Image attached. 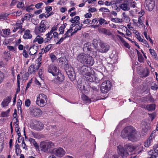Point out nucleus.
<instances>
[{"mask_svg":"<svg viewBox=\"0 0 158 158\" xmlns=\"http://www.w3.org/2000/svg\"><path fill=\"white\" fill-rule=\"evenodd\" d=\"M67 73L68 77L71 81L74 80L75 77V74L73 69H72V70L71 69L68 70V71H67Z\"/></svg>","mask_w":158,"mask_h":158,"instance_id":"obj_23","label":"nucleus"},{"mask_svg":"<svg viewBox=\"0 0 158 158\" xmlns=\"http://www.w3.org/2000/svg\"><path fill=\"white\" fill-rule=\"evenodd\" d=\"M11 97H8L3 99L1 103V106L3 107H5L8 106L9 103L11 101Z\"/></svg>","mask_w":158,"mask_h":158,"instance_id":"obj_21","label":"nucleus"},{"mask_svg":"<svg viewBox=\"0 0 158 158\" xmlns=\"http://www.w3.org/2000/svg\"><path fill=\"white\" fill-rule=\"evenodd\" d=\"M137 71L138 73L140 75L141 77H147L148 74V69L145 70L140 66L137 67Z\"/></svg>","mask_w":158,"mask_h":158,"instance_id":"obj_14","label":"nucleus"},{"mask_svg":"<svg viewBox=\"0 0 158 158\" xmlns=\"http://www.w3.org/2000/svg\"><path fill=\"white\" fill-rule=\"evenodd\" d=\"M99 11L104 12H107L110 11L109 10L105 7H102L99 9Z\"/></svg>","mask_w":158,"mask_h":158,"instance_id":"obj_62","label":"nucleus"},{"mask_svg":"<svg viewBox=\"0 0 158 158\" xmlns=\"http://www.w3.org/2000/svg\"><path fill=\"white\" fill-rule=\"evenodd\" d=\"M4 58L6 61L10 59V55L9 53L5 52L4 53Z\"/></svg>","mask_w":158,"mask_h":158,"instance_id":"obj_53","label":"nucleus"},{"mask_svg":"<svg viewBox=\"0 0 158 158\" xmlns=\"http://www.w3.org/2000/svg\"><path fill=\"white\" fill-rule=\"evenodd\" d=\"M13 120L14 122L19 121V120L17 118V115L16 111H15L13 114Z\"/></svg>","mask_w":158,"mask_h":158,"instance_id":"obj_56","label":"nucleus"},{"mask_svg":"<svg viewBox=\"0 0 158 158\" xmlns=\"http://www.w3.org/2000/svg\"><path fill=\"white\" fill-rule=\"evenodd\" d=\"M52 44H49L44 49V51L45 52H48L52 47Z\"/></svg>","mask_w":158,"mask_h":158,"instance_id":"obj_55","label":"nucleus"},{"mask_svg":"<svg viewBox=\"0 0 158 158\" xmlns=\"http://www.w3.org/2000/svg\"><path fill=\"white\" fill-rule=\"evenodd\" d=\"M101 43L99 40H98L96 39H94L93 41V44L94 47L95 49H98V45H99V43Z\"/></svg>","mask_w":158,"mask_h":158,"instance_id":"obj_41","label":"nucleus"},{"mask_svg":"<svg viewBox=\"0 0 158 158\" xmlns=\"http://www.w3.org/2000/svg\"><path fill=\"white\" fill-rule=\"evenodd\" d=\"M156 105L154 103L149 105V112L155 111Z\"/></svg>","mask_w":158,"mask_h":158,"instance_id":"obj_43","label":"nucleus"},{"mask_svg":"<svg viewBox=\"0 0 158 158\" xmlns=\"http://www.w3.org/2000/svg\"><path fill=\"white\" fill-rule=\"evenodd\" d=\"M76 26L75 28L78 31L81 30L83 26V24L82 23L80 24V23H78L76 24Z\"/></svg>","mask_w":158,"mask_h":158,"instance_id":"obj_57","label":"nucleus"},{"mask_svg":"<svg viewBox=\"0 0 158 158\" xmlns=\"http://www.w3.org/2000/svg\"><path fill=\"white\" fill-rule=\"evenodd\" d=\"M39 68L37 65H31L29 68L28 72L30 74L34 73Z\"/></svg>","mask_w":158,"mask_h":158,"instance_id":"obj_24","label":"nucleus"},{"mask_svg":"<svg viewBox=\"0 0 158 158\" xmlns=\"http://www.w3.org/2000/svg\"><path fill=\"white\" fill-rule=\"evenodd\" d=\"M117 152L122 158L127 157L129 155L127 150H125L123 147L120 145L117 147Z\"/></svg>","mask_w":158,"mask_h":158,"instance_id":"obj_10","label":"nucleus"},{"mask_svg":"<svg viewBox=\"0 0 158 158\" xmlns=\"http://www.w3.org/2000/svg\"><path fill=\"white\" fill-rule=\"evenodd\" d=\"M55 147V144L53 142L48 140L42 141L40 144L41 150L46 153H52Z\"/></svg>","mask_w":158,"mask_h":158,"instance_id":"obj_4","label":"nucleus"},{"mask_svg":"<svg viewBox=\"0 0 158 158\" xmlns=\"http://www.w3.org/2000/svg\"><path fill=\"white\" fill-rule=\"evenodd\" d=\"M155 0H149V11H152L155 6Z\"/></svg>","mask_w":158,"mask_h":158,"instance_id":"obj_30","label":"nucleus"},{"mask_svg":"<svg viewBox=\"0 0 158 158\" xmlns=\"http://www.w3.org/2000/svg\"><path fill=\"white\" fill-rule=\"evenodd\" d=\"M119 7L124 11H128L130 9V6H129V2L127 0L125 1L123 3L121 4Z\"/></svg>","mask_w":158,"mask_h":158,"instance_id":"obj_17","label":"nucleus"},{"mask_svg":"<svg viewBox=\"0 0 158 158\" xmlns=\"http://www.w3.org/2000/svg\"><path fill=\"white\" fill-rule=\"evenodd\" d=\"M81 98L82 100L84 101L86 103H89L91 102V100L84 94L82 95L81 96Z\"/></svg>","mask_w":158,"mask_h":158,"instance_id":"obj_34","label":"nucleus"},{"mask_svg":"<svg viewBox=\"0 0 158 158\" xmlns=\"http://www.w3.org/2000/svg\"><path fill=\"white\" fill-rule=\"evenodd\" d=\"M72 31L73 29H69L67 30V31L64 34V36H65L67 38L72 36V35H71V33L72 32Z\"/></svg>","mask_w":158,"mask_h":158,"instance_id":"obj_48","label":"nucleus"},{"mask_svg":"<svg viewBox=\"0 0 158 158\" xmlns=\"http://www.w3.org/2000/svg\"><path fill=\"white\" fill-rule=\"evenodd\" d=\"M10 109H8L6 111H2L0 114V116L2 117H6L9 116Z\"/></svg>","mask_w":158,"mask_h":158,"instance_id":"obj_40","label":"nucleus"},{"mask_svg":"<svg viewBox=\"0 0 158 158\" xmlns=\"http://www.w3.org/2000/svg\"><path fill=\"white\" fill-rule=\"evenodd\" d=\"M49 27L48 22L45 20H42L38 27H35L34 32L36 35L40 34L45 32Z\"/></svg>","mask_w":158,"mask_h":158,"instance_id":"obj_5","label":"nucleus"},{"mask_svg":"<svg viewBox=\"0 0 158 158\" xmlns=\"http://www.w3.org/2000/svg\"><path fill=\"white\" fill-rule=\"evenodd\" d=\"M156 113L155 111L152 113L149 112V121H152L155 118L156 116Z\"/></svg>","mask_w":158,"mask_h":158,"instance_id":"obj_28","label":"nucleus"},{"mask_svg":"<svg viewBox=\"0 0 158 158\" xmlns=\"http://www.w3.org/2000/svg\"><path fill=\"white\" fill-rule=\"evenodd\" d=\"M32 35L30 33V31L29 30H26L23 35V38L25 39H28L31 38Z\"/></svg>","mask_w":158,"mask_h":158,"instance_id":"obj_27","label":"nucleus"},{"mask_svg":"<svg viewBox=\"0 0 158 158\" xmlns=\"http://www.w3.org/2000/svg\"><path fill=\"white\" fill-rule=\"evenodd\" d=\"M32 135L33 137L36 139H40L44 136L43 135L37 133H32Z\"/></svg>","mask_w":158,"mask_h":158,"instance_id":"obj_42","label":"nucleus"},{"mask_svg":"<svg viewBox=\"0 0 158 158\" xmlns=\"http://www.w3.org/2000/svg\"><path fill=\"white\" fill-rule=\"evenodd\" d=\"M42 53H40L39 54H40V56L36 60V63L37 64V66H39V67L41 64V63L40 62L42 59V56L41 54Z\"/></svg>","mask_w":158,"mask_h":158,"instance_id":"obj_46","label":"nucleus"},{"mask_svg":"<svg viewBox=\"0 0 158 158\" xmlns=\"http://www.w3.org/2000/svg\"><path fill=\"white\" fill-rule=\"evenodd\" d=\"M19 21H17L15 26L18 29H21L22 27L21 24L23 23V20L22 19V21H20V23H19Z\"/></svg>","mask_w":158,"mask_h":158,"instance_id":"obj_50","label":"nucleus"},{"mask_svg":"<svg viewBox=\"0 0 158 158\" xmlns=\"http://www.w3.org/2000/svg\"><path fill=\"white\" fill-rule=\"evenodd\" d=\"M44 127V125L42 123L36 121L33 126V128L36 131H40L43 129Z\"/></svg>","mask_w":158,"mask_h":158,"instance_id":"obj_16","label":"nucleus"},{"mask_svg":"<svg viewBox=\"0 0 158 158\" xmlns=\"http://www.w3.org/2000/svg\"><path fill=\"white\" fill-rule=\"evenodd\" d=\"M77 59L79 62L90 66H92L94 63V60L92 57L84 53L79 54L77 57Z\"/></svg>","mask_w":158,"mask_h":158,"instance_id":"obj_3","label":"nucleus"},{"mask_svg":"<svg viewBox=\"0 0 158 158\" xmlns=\"http://www.w3.org/2000/svg\"><path fill=\"white\" fill-rule=\"evenodd\" d=\"M79 73L85 77L86 80L90 82L94 81L96 77L94 75V71L90 68L85 65L80 66L78 69Z\"/></svg>","mask_w":158,"mask_h":158,"instance_id":"obj_2","label":"nucleus"},{"mask_svg":"<svg viewBox=\"0 0 158 158\" xmlns=\"http://www.w3.org/2000/svg\"><path fill=\"white\" fill-rule=\"evenodd\" d=\"M124 148L127 152L129 151L130 152H132L135 148L134 146L130 144L126 145L124 146Z\"/></svg>","mask_w":158,"mask_h":158,"instance_id":"obj_29","label":"nucleus"},{"mask_svg":"<svg viewBox=\"0 0 158 158\" xmlns=\"http://www.w3.org/2000/svg\"><path fill=\"white\" fill-rule=\"evenodd\" d=\"M52 153L58 158H61L65 154L66 152L63 148L61 147H58L53 149Z\"/></svg>","mask_w":158,"mask_h":158,"instance_id":"obj_8","label":"nucleus"},{"mask_svg":"<svg viewBox=\"0 0 158 158\" xmlns=\"http://www.w3.org/2000/svg\"><path fill=\"white\" fill-rule=\"evenodd\" d=\"M36 104L38 106L43 107L46 104L47 101V97L44 94H41L37 96Z\"/></svg>","mask_w":158,"mask_h":158,"instance_id":"obj_7","label":"nucleus"},{"mask_svg":"<svg viewBox=\"0 0 158 158\" xmlns=\"http://www.w3.org/2000/svg\"><path fill=\"white\" fill-rule=\"evenodd\" d=\"M80 20V17L79 16H75L74 18H71L70 20V21L72 23H75L77 24L79 23V20Z\"/></svg>","mask_w":158,"mask_h":158,"instance_id":"obj_32","label":"nucleus"},{"mask_svg":"<svg viewBox=\"0 0 158 158\" xmlns=\"http://www.w3.org/2000/svg\"><path fill=\"white\" fill-rule=\"evenodd\" d=\"M56 77L53 80V82L56 84H59L61 83L64 80V77L60 71L57 73Z\"/></svg>","mask_w":158,"mask_h":158,"instance_id":"obj_12","label":"nucleus"},{"mask_svg":"<svg viewBox=\"0 0 158 158\" xmlns=\"http://www.w3.org/2000/svg\"><path fill=\"white\" fill-rule=\"evenodd\" d=\"M150 86L151 89L153 91H156L158 89V85L155 82H152Z\"/></svg>","mask_w":158,"mask_h":158,"instance_id":"obj_33","label":"nucleus"},{"mask_svg":"<svg viewBox=\"0 0 158 158\" xmlns=\"http://www.w3.org/2000/svg\"><path fill=\"white\" fill-rule=\"evenodd\" d=\"M36 42H37L39 44H42L44 42V39L43 38L38 35L33 40V43H35Z\"/></svg>","mask_w":158,"mask_h":158,"instance_id":"obj_26","label":"nucleus"},{"mask_svg":"<svg viewBox=\"0 0 158 158\" xmlns=\"http://www.w3.org/2000/svg\"><path fill=\"white\" fill-rule=\"evenodd\" d=\"M38 46L35 45L29 48V54L31 55H35L37 52Z\"/></svg>","mask_w":158,"mask_h":158,"instance_id":"obj_22","label":"nucleus"},{"mask_svg":"<svg viewBox=\"0 0 158 158\" xmlns=\"http://www.w3.org/2000/svg\"><path fill=\"white\" fill-rule=\"evenodd\" d=\"M100 48L98 49L99 51L102 53L106 52L109 49L110 46L105 43H99Z\"/></svg>","mask_w":158,"mask_h":158,"instance_id":"obj_15","label":"nucleus"},{"mask_svg":"<svg viewBox=\"0 0 158 158\" xmlns=\"http://www.w3.org/2000/svg\"><path fill=\"white\" fill-rule=\"evenodd\" d=\"M48 72L52 73L53 76H56L60 71L56 66L52 64L48 66Z\"/></svg>","mask_w":158,"mask_h":158,"instance_id":"obj_13","label":"nucleus"},{"mask_svg":"<svg viewBox=\"0 0 158 158\" xmlns=\"http://www.w3.org/2000/svg\"><path fill=\"white\" fill-rule=\"evenodd\" d=\"M143 18H138V22L139 25V27L141 28V27H143L144 26V22L143 21Z\"/></svg>","mask_w":158,"mask_h":158,"instance_id":"obj_44","label":"nucleus"},{"mask_svg":"<svg viewBox=\"0 0 158 158\" xmlns=\"http://www.w3.org/2000/svg\"><path fill=\"white\" fill-rule=\"evenodd\" d=\"M154 133H153L152 132V133H151L149 137V144L151 143L152 142V140L154 138Z\"/></svg>","mask_w":158,"mask_h":158,"instance_id":"obj_60","label":"nucleus"},{"mask_svg":"<svg viewBox=\"0 0 158 158\" xmlns=\"http://www.w3.org/2000/svg\"><path fill=\"white\" fill-rule=\"evenodd\" d=\"M117 36L119 39V40L123 43L124 46L127 48H129L130 46L129 44L126 42L123 38H122L120 36L118 35Z\"/></svg>","mask_w":158,"mask_h":158,"instance_id":"obj_37","label":"nucleus"},{"mask_svg":"<svg viewBox=\"0 0 158 158\" xmlns=\"http://www.w3.org/2000/svg\"><path fill=\"white\" fill-rule=\"evenodd\" d=\"M67 38L65 36H64V37H62L60 38V39L57 42H56V44H60L64 40Z\"/></svg>","mask_w":158,"mask_h":158,"instance_id":"obj_63","label":"nucleus"},{"mask_svg":"<svg viewBox=\"0 0 158 158\" xmlns=\"http://www.w3.org/2000/svg\"><path fill=\"white\" fill-rule=\"evenodd\" d=\"M145 12L143 10H141L139 12L138 14V18H142V16H143Z\"/></svg>","mask_w":158,"mask_h":158,"instance_id":"obj_61","label":"nucleus"},{"mask_svg":"<svg viewBox=\"0 0 158 158\" xmlns=\"http://www.w3.org/2000/svg\"><path fill=\"white\" fill-rule=\"evenodd\" d=\"M111 86V83L109 81H105L101 85V90L103 93L108 92L110 89Z\"/></svg>","mask_w":158,"mask_h":158,"instance_id":"obj_9","label":"nucleus"},{"mask_svg":"<svg viewBox=\"0 0 158 158\" xmlns=\"http://www.w3.org/2000/svg\"><path fill=\"white\" fill-rule=\"evenodd\" d=\"M111 21L113 22L117 23H122L123 22V20L122 19L117 18H111L110 19Z\"/></svg>","mask_w":158,"mask_h":158,"instance_id":"obj_45","label":"nucleus"},{"mask_svg":"<svg viewBox=\"0 0 158 158\" xmlns=\"http://www.w3.org/2000/svg\"><path fill=\"white\" fill-rule=\"evenodd\" d=\"M22 14V11L21 10H19L18 11L14 12L11 14L12 16H20Z\"/></svg>","mask_w":158,"mask_h":158,"instance_id":"obj_49","label":"nucleus"},{"mask_svg":"<svg viewBox=\"0 0 158 158\" xmlns=\"http://www.w3.org/2000/svg\"><path fill=\"white\" fill-rule=\"evenodd\" d=\"M29 141L34 145L35 148L38 149L39 148V145L35 141V139L30 138L29 139Z\"/></svg>","mask_w":158,"mask_h":158,"instance_id":"obj_36","label":"nucleus"},{"mask_svg":"<svg viewBox=\"0 0 158 158\" xmlns=\"http://www.w3.org/2000/svg\"><path fill=\"white\" fill-rule=\"evenodd\" d=\"M77 86L81 91H88L90 90V86L88 84V82L83 78H80L77 81Z\"/></svg>","mask_w":158,"mask_h":158,"instance_id":"obj_6","label":"nucleus"},{"mask_svg":"<svg viewBox=\"0 0 158 158\" xmlns=\"http://www.w3.org/2000/svg\"><path fill=\"white\" fill-rule=\"evenodd\" d=\"M15 152L17 155H18L20 154L21 151L19 145L17 143L15 146Z\"/></svg>","mask_w":158,"mask_h":158,"instance_id":"obj_47","label":"nucleus"},{"mask_svg":"<svg viewBox=\"0 0 158 158\" xmlns=\"http://www.w3.org/2000/svg\"><path fill=\"white\" fill-rule=\"evenodd\" d=\"M150 53L152 55V56L154 57V58L155 59H156V56H157V55L154 51V50L152 49H149Z\"/></svg>","mask_w":158,"mask_h":158,"instance_id":"obj_52","label":"nucleus"},{"mask_svg":"<svg viewBox=\"0 0 158 158\" xmlns=\"http://www.w3.org/2000/svg\"><path fill=\"white\" fill-rule=\"evenodd\" d=\"M99 23L100 25H102L103 23L108 24V23L104 19L101 18L99 20Z\"/></svg>","mask_w":158,"mask_h":158,"instance_id":"obj_58","label":"nucleus"},{"mask_svg":"<svg viewBox=\"0 0 158 158\" xmlns=\"http://www.w3.org/2000/svg\"><path fill=\"white\" fill-rule=\"evenodd\" d=\"M144 29L143 35L146 38L147 40L148 39L147 33H148V29L147 27L144 25V26L143 27Z\"/></svg>","mask_w":158,"mask_h":158,"instance_id":"obj_54","label":"nucleus"},{"mask_svg":"<svg viewBox=\"0 0 158 158\" xmlns=\"http://www.w3.org/2000/svg\"><path fill=\"white\" fill-rule=\"evenodd\" d=\"M31 104V101L29 99H26L25 102V105L26 106L29 107Z\"/></svg>","mask_w":158,"mask_h":158,"instance_id":"obj_64","label":"nucleus"},{"mask_svg":"<svg viewBox=\"0 0 158 158\" xmlns=\"http://www.w3.org/2000/svg\"><path fill=\"white\" fill-rule=\"evenodd\" d=\"M129 2V6L133 8L135 7V1L132 0H127Z\"/></svg>","mask_w":158,"mask_h":158,"instance_id":"obj_51","label":"nucleus"},{"mask_svg":"<svg viewBox=\"0 0 158 158\" xmlns=\"http://www.w3.org/2000/svg\"><path fill=\"white\" fill-rule=\"evenodd\" d=\"M153 147L154 150L149 151V158H156L158 155V145H155Z\"/></svg>","mask_w":158,"mask_h":158,"instance_id":"obj_11","label":"nucleus"},{"mask_svg":"<svg viewBox=\"0 0 158 158\" xmlns=\"http://www.w3.org/2000/svg\"><path fill=\"white\" fill-rule=\"evenodd\" d=\"M9 15L8 14L6 13L5 14L0 15V19H6Z\"/></svg>","mask_w":158,"mask_h":158,"instance_id":"obj_59","label":"nucleus"},{"mask_svg":"<svg viewBox=\"0 0 158 158\" xmlns=\"http://www.w3.org/2000/svg\"><path fill=\"white\" fill-rule=\"evenodd\" d=\"M46 38L44 39V42L45 43H50L53 38L52 33L49 32L45 35Z\"/></svg>","mask_w":158,"mask_h":158,"instance_id":"obj_19","label":"nucleus"},{"mask_svg":"<svg viewBox=\"0 0 158 158\" xmlns=\"http://www.w3.org/2000/svg\"><path fill=\"white\" fill-rule=\"evenodd\" d=\"M31 112L35 116H39L42 114V111L41 110L35 107H33L31 108Z\"/></svg>","mask_w":158,"mask_h":158,"instance_id":"obj_18","label":"nucleus"},{"mask_svg":"<svg viewBox=\"0 0 158 158\" xmlns=\"http://www.w3.org/2000/svg\"><path fill=\"white\" fill-rule=\"evenodd\" d=\"M67 25L66 23L62 24L59 28V31H60L59 34H62L64 33V29Z\"/></svg>","mask_w":158,"mask_h":158,"instance_id":"obj_39","label":"nucleus"},{"mask_svg":"<svg viewBox=\"0 0 158 158\" xmlns=\"http://www.w3.org/2000/svg\"><path fill=\"white\" fill-rule=\"evenodd\" d=\"M91 45V43L89 42H87L84 45L83 51L85 52L91 51L92 49L90 47Z\"/></svg>","mask_w":158,"mask_h":158,"instance_id":"obj_25","label":"nucleus"},{"mask_svg":"<svg viewBox=\"0 0 158 158\" xmlns=\"http://www.w3.org/2000/svg\"><path fill=\"white\" fill-rule=\"evenodd\" d=\"M1 31H2L3 34L6 35H9L10 34V30L8 29H2L1 27H0V34H1Z\"/></svg>","mask_w":158,"mask_h":158,"instance_id":"obj_38","label":"nucleus"},{"mask_svg":"<svg viewBox=\"0 0 158 158\" xmlns=\"http://www.w3.org/2000/svg\"><path fill=\"white\" fill-rule=\"evenodd\" d=\"M148 122L147 120H144L141 123V126L142 128V131L145 133L147 132L148 130Z\"/></svg>","mask_w":158,"mask_h":158,"instance_id":"obj_20","label":"nucleus"},{"mask_svg":"<svg viewBox=\"0 0 158 158\" xmlns=\"http://www.w3.org/2000/svg\"><path fill=\"white\" fill-rule=\"evenodd\" d=\"M121 137L133 142L138 141L140 137L139 132L136 131L135 128L130 126L125 127L121 132Z\"/></svg>","mask_w":158,"mask_h":158,"instance_id":"obj_1","label":"nucleus"},{"mask_svg":"<svg viewBox=\"0 0 158 158\" xmlns=\"http://www.w3.org/2000/svg\"><path fill=\"white\" fill-rule=\"evenodd\" d=\"M33 16V15L31 13H27L26 14L23 18L22 19L24 20H29Z\"/></svg>","mask_w":158,"mask_h":158,"instance_id":"obj_35","label":"nucleus"},{"mask_svg":"<svg viewBox=\"0 0 158 158\" xmlns=\"http://www.w3.org/2000/svg\"><path fill=\"white\" fill-rule=\"evenodd\" d=\"M138 55V61L140 63L143 62L144 59L143 56L142 54L138 50H136Z\"/></svg>","mask_w":158,"mask_h":158,"instance_id":"obj_31","label":"nucleus"}]
</instances>
